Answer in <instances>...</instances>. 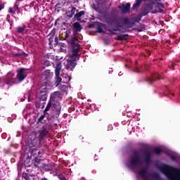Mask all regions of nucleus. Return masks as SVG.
<instances>
[{
    "mask_svg": "<svg viewBox=\"0 0 180 180\" xmlns=\"http://www.w3.org/2000/svg\"><path fill=\"white\" fill-rule=\"evenodd\" d=\"M141 18H143V15L140 13L132 18L133 22H131L130 18H118L114 20L116 25L112 29L109 28V30H108L109 31L110 34L112 35L117 34L116 32H121V33H124L125 32H130V30L128 29L123 30V26L133 27V26L136 25V23H139L141 21Z\"/></svg>",
    "mask_w": 180,
    "mask_h": 180,
    "instance_id": "obj_1",
    "label": "nucleus"
},
{
    "mask_svg": "<svg viewBox=\"0 0 180 180\" xmlns=\"http://www.w3.org/2000/svg\"><path fill=\"white\" fill-rule=\"evenodd\" d=\"M132 154L133 155L129 159V165L131 167L136 168V167L141 165L143 162H146V164L147 165L146 167H148V165L151 164V157L153 155L151 150L146 149L142 150L143 160H141V158L140 157V153L138 152V150H132Z\"/></svg>",
    "mask_w": 180,
    "mask_h": 180,
    "instance_id": "obj_2",
    "label": "nucleus"
},
{
    "mask_svg": "<svg viewBox=\"0 0 180 180\" xmlns=\"http://www.w3.org/2000/svg\"><path fill=\"white\" fill-rule=\"evenodd\" d=\"M61 93L60 91H55L51 94L50 101L53 102V108L56 110V117H58L61 113Z\"/></svg>",
    "mask_w": 180,
    "mask_h": 180,
    "instance_id": "obj_3",
    "label": "nucleus"
},
{
    "mask_svg": "<svg viewBox=\"0 0 180 180\" xmlns=\"http://www.w3.org/2000/svg\"><path fill=\"white\" fill-rule=\"evenodd\" d=\"M53 73L50 70H46L42 75L43 82L44 85H50V79L53 78Z\"/></svg>",
    "mask_w": 180,
    "mask_h": 180,
    "instance_id": "obj_4",
    "label": "nucleus"
},
{
    "mask_svg": "<svg viewBox=\"0 0 180 180\" xmlns=\"http://www.w3.org/2000/svg\"><path fill=\"white\" fill-rule=\"evenodd\" d=\"M78 41H79V39H78V38L75 37H74L70 41L72 51L76 52H78L79 51V50H81V45H79V43H78Z\"/></svg>",
    "mask_w": 180,
    "mask_h": 180,
    "instance_id": "obj_5",
    "label": "nucleus"
},
{
    "mask_svg": "<svg viewBox=\"0 0 180 180\" xmlns=\"http://www.w3.org/2000/svg\"><path fill=\"white\" fill-rule=\"evenodd\" d=\"M25 71H26V69L23 68L17 70L16 78L18 79L19 82H22V81H23L27 77V75H26V72Z\"/></svg>",
    "mask_w": 180,
    "mask_h": 180,
    "instance_id": "obj_6",
    "label": "nucleus"
},
{
    "mask_svg": "<svg viewBox=\"0 0 180 180\" xmlns=\"http://www.w3.org/2000/svg\"><path fill=\"white\" fill-rule=\"evenodd\" d=\"M96 33H106L107 32H109V29H107L108 25L103 22H97L96 23ZM105 29L106 31L103 30Z\"/></svg>",
    "mask_w": 180,
    "mask_h": 180,
    "instance_id": "obj_7",
    "label": "nucleus"
},
{
    "mask_svg": "<svg viewBox=\"0 0 180 180\" xmlns=\"http://www.w3.org/2000/svg\"><path fill=\"white\" fill-rule=\"evenodd\" d=\"M77 65V59L75 58H70L68 59V63L66 65V70H70V71H72L75 68V66Z\"/></svg>",
    "mask_w": 180,
    "mask_h": 180,
    "instance_id": "obj_8",
    "label": "nucleus"
},
{
    "mask_svg": "<svg viewBox=\"0 0 180 180\" xmlns=\"http://www.w3.org/2000/svg\"><path fill=\"white\" fill-rule=\"evenodd\" d=\"M29 151L31 154V157H39V158H41V152L39 151L37 147L31 146L30 147Z\"/></svg>",
    "mask_w": 180,
    "mask_h": 180,
    "instance_id": "obj_9",
    "label": "nucleus"
},
{
    "mask_svg": "<svg viewBox=\"0 0 180 180\" xmlns=\"http://www.w3.org/2000/svg\"><path fill=\"white\" fill-rule=\"evenodd\" d=\"M157 79H161L160 78V75L158 74H154L152 75V77H148L146 79H143L142 81L143 82H147L148 84H153L155 81H157Z\"/></svg>",
    "mask_w": 180,
    "mask_h": 180,
    "instance_id": "obj_10",
    "label": "nucleus"
},
{
    "mask_svg": "<svg viewBox=\"0 0 180 180\" xmlns=\"http://www.w3.org/2000/svg\"><path fill=\"white\" fill-rule=\"evenodd\" d=\"M118 9H120L122 13H128V12H130V3L122 4L118 6Z\"/></svg>",
    "mask_w": 180,
    "mask_h": 180,
    "instance_id": "obj_11",
    "label": "nucleus"
},
{
    "mask_svg": "<svg viewBox=\"0 0 180 180\" xmlns=\"http://www.w3.org/2000/svg\"><path fill=\"white\" fill-rule=\"evenodd\" d=\"M49 134V131H47V129L45 128V127H42V129L41 130L39 135L38 136L37 139L39 141V143H41V141L44 140V137Z\"/></svg>",
    "mask_w": 180,
    "mask_h": 180,
    "instance_id": "obj_12",
    "label": "nucleus"
},
{
    "mask_svg": "<svg viewBox=\"0 0 180 180\" xmlns=\"http://www.w3.org/2000/svg\"><path fill=\"white\" fill-rule=\"evenodd\" d=\"M150 11H153V4H148L140 13L142 14L143 16H146L150 13Z\"/></svg>",
    "mask_w": 180,
    "mask_h": 180,
    "instance_id": "obj_13",
    "label": "nucleus"
},
{
    "mask_svg": "<svg viewBox=\"0 0 180 180\" xmlns=\"http://www.w3.org/2000/svg\"><path fill=\"white\" fill-rule=\"evenodd\" d=\"M13 57H29V53L25 52L13 53Z\"/></svg>",
    "mask_w": 180,
    "mask_h": 180,
    "instance_id": "obj_14",
    "label": "nucleus"
},
{
    "mask_svg": "<svg viewBox=\"0 0 180 180\" xmlns=\"http://www.w3.org/2000/svg\"><path fill=\"white\" fill-rule=\"evenodd\" d=\"M126 37H129V34L117 35L116 37H115V40H127V38Z\"/></svg>",
    "mask_w": 180,
    "mask_h": 180,
    "instance_id": "obj_15",
    "label": "nucleus"
},
{
    "mask_svg": "<svg viewBox=\"0 0 180 180\" xmlns=\"http://www.w3.org/2000/svg\"><path fill=\"white\" fill-rule=\"evenodd\" d=\"M33 176H34V174L30 175L27 173L22 174V178L23 179H25V180H34V179H33Z\"/></svg>",
    "mask_w": 180,
    "mask_h": 180,
    "instance_id": "obj_16",
    "label": "nucleus"
},
{
    "mask_svg": "<svg viewBox=\"0 0 180 180\" xmlns=\"http://www.w3.org/2000/svg\"><path fill=\"white\" fill-rule=\"evenodd\" d=\"M83 15H85V11H81L79 13H77L75 15V19H77L79 22L81 20V17L83 16Z\"/></svg>",
    "mask_w": 180,
    "mask_h": 180,
    "instance_id": "obj_17",
    "label": "nucleus"
},
{
    "mask_svg": "<svg viewBox=\"0 0 180 180\" xmlns=\"http://www.w3.org/2000/svg\"><path fill=\"white\" fill-rule=\"evenodd\" d=\"M73 27L75 28V32H79L80 30H82V27L78 22H76L73 24Z\"/></svg>",
    "mask_w": 180,
    "mask_h": 180,
    "instance_id": "obj_18",
    "label": "nucleus"
},
{
    "mask_svg": "<svg viewBox=\"0 0 180 180\" xmlns=\"http://www.w3.org/2000/svg\"><path fill=\"white\" fill-rule=\"evenodd\" d=\"M39 94H47V85H44V82H42V86L39 91Z\"/></svg>",
    "mask_w": 180,
    "mask_h": 180,
    "instance_id": "obj_19",
    "label": "nucleus"
},
{
    "mask_svg": "<svg viewBox=\"0 0 180 180\" xmlns=\"http://www.w3.org/2000/svg\"><path fill=\"white\" fill-rule=\"evenodd\" d=\"M51 106L53 108V102L49 100L46 108L44 110V113H46V112H49V110H50V109L51 108Z\"/></svg>",
    "mask_w": 180,
    "mask_h": 180,
    "instance_id": "obj_20",
    "label": "nucleus"
},
{
    "mask_svg": "<svg viewBox=\"0 0 180 180\" xmlns=\"http://www.w3.org/2000/svg\"><path fill=\"white\" fill-rule=\"evenodd\" d=\"M41 162V160L40 159V156H35L34 157V167H39V164Z\"/></svg>",
    "mask_w": 180,
    "mask_h": 180,
    "instance_id": "obj_21",
    "label": "nucleus"
},
{
    "mask_svg": "<svg viewBox=\"0 0 180 180\" xmlns=\"http://www.w3.org/2000/svg\"><path fill=\"white\" fill-rule=\"evenodd\" d=\"M143 71H144V67L143 66H141V68L136 67L134 69V72H136V74H140V72H143Z\"/></svg>",
    "mask_w": 180,
    "mask_h": 180,
    "instance_id": "obj_22",
    "label": "nucleus"
},
{
    "mask_svg": "<svg viewBox=\"0 0 180 180\" xmlns=\"http://www.w3.org/2000/svg\"><path fill=\"white\" fill-rule=\"evenodd\" d=\"M12 81V75L11 73H8V75L5 77V82L6 84H9Z\"/></svg>",
    "mask_w": 180,
    "mask_h": 180,
    "instance_id": "obj_23",
    "label": "nucleus"
},
{
    "mask_svg": "<svg viewBox=\"0 0 180 180\" xmlns=\"http://www.w3.org/2000/svg\"><path fill=\"white\" fill-rule=\"evenodd\" d=\"M75 11H77V8L72 7L70 13L68 15V16L70 18V19H71V18H72V16H74L75 15Z\"/></svg>",
    "mask_w": 180,
    "mask_h": 180,
    "instance_id": "obj_24",
    "label": "nucleus"
},
{
    "mask_svg": "<svg viewBox=\"0 0 180 180\" xmlns=\"http://www.w3.org/2000/svg\"><path fill=\"white\" fill-rule=\"evenodd\" d=\"M70 58H75V60H77V58H79V54L78 53V52L72 51V53L70 56Z\"/></svg>",
    "mask_w": 180,
    "mask_h": 180,
    "instance_id": "obj_25",
    "label": "nucleus"
},
{
    "mask_svg": "<svg viewBox=\"0 0 180 180\" xmlns=\"http://www.w3.org/2000/svg\"><path fill=\"white\" fill-rule=\"evenodd\" d=\"M55 81L56 84V86H58L60 84H61V81H63V79L60 76H56Z\"/></svg>",
    "mask_w": 180,
    "mask_h": 180,
    "instance_id": "obj_26",
    "label": "nucleus"
},
{
    "mask_svg": "<svg viewBox=\"0 0 180 180\" xmlns=\"http://www.w3.org/2000/svg\"><path fill=\"white\" fill-rule=\"evenodd\" d=\"M61 71V66L58 65L55 70V75L56 77H60V72Z\"/></svg>",
    "mask_w": 180,
    "mask_h": 180,
    "instance_id": "obj_27",
    "label": "nucleus"
},
{
    "mask_svg": "<svg viewBox=\"0 0 180 180\" xmlns=\"http://www.w3.org/2000/svg\"><path fill=\"white\" fill-rule=\"evenodd\" d=\"M40 101H47V93L46 94H39Z\"/></svg>",
    "mask_w": 180,
    "mask_h": 180,
    "instance_id": "obj_28",
    "label": "nucleus"
},
{
    "mask_svg": "<svg viewBox=\"0 0 180 180\" xmlns=\"http://www.w3.org/2000/svg\"><path fill=\"white\" fill-rule=\"evenodd\" d=\"M153 153L155 154H157V155H160V154H161V153H162V149H161L160 148H155L153 150Z\"/></svg>",
    "mask_w": 180,
    "mask_h": 180,
    "instance_id": "obj_29",
    "label": "nucleus"
},
{
    "mask_svg": "<svg viewBox=\"0 0 180 180\" xmlns=\"http://www.w3.org/2000/svg\"><path fill=\"white\" fill-rule=\"evenodd\" d=\"M64 78H65V80L63 82L64 84H68V82H70V81H71V76L68 75H64Z\"/></svg>",
    "mask_w": 180,
    "mask_h": 180,
    "instance_id": "obj_30",
    "label": "nucleus"
},
{
    "mask_svg": "<svg viewBox=\"0 0 180 180\" xmlns=\"http://www.w3.org/2000/svg\"><path fill=\"white\" fill-rule=\"evenodd\" d=\"M59 89H60V91H67V89H68V86H67V85H65V84H60V85H59Z\"/></svg>",
    "mask_w": 180,
    "mask_h": 180,
    "instance_id": "obj_31",
    "label": "nucleus"
},
{
    "mask_svg": "<svg viewBox=\"0 0 180 180\" xmlns=\"http://www.w3.org/2000/svg\"><path fill=\"white\" fill-rule=\"evenodd\" d=\"M70 37V32L66 31L65 34V37L60 38V40H67Z\"/></svg>",
    "mask_w": 180,
    "mask_h": 180,
    "instance_id": "obj_32",
    "label": "nucleus"
},
{
    "mask_svg": "<svg viewBox=\"0 0 180 180\" xmlns=\"http://www.w3.org/2000/svg\"><path fill=\"white\" fill-rule=\"evenodd\" d=\"M170 158L172 161H176L179 158V157L177 155H171Z\"/></svg>",
    "mask_w": 180,
    "mask_h": 180,
    "instance_id": "obj_33",
    "label": "nucleus"
},
{
    "mask_svg": "<svg viewBox=\"0 0 180 180\" xmlns=\"http://www.w3.org/2000/svg\"><path fill=\"white\" fill-rule=\"evenodd\" d=\"M44 117H46V113H44V115H42L37 121V123H41L42 120H44Z\"/></svg>",
    "mask_w": 180,
    "mask_h": 180,
    "instance_id": "obj_34",
    "label": "nucleus"
},
{
    "mask_svg": "<svg viewBox=\"0 0 180 180\" xmlns=\"http://www.w3.org/2000/svg\"><path fill=\"white\" fill-rule=\"evenodd\" d=\"M22 32H25V28L23 27H17V32L22 33Z\"/></svg>",
    "mask_w": 180,
    "mask_h": 180,
    "instance_id": "obj_35",
    "label": "nucleus"
},
{
    "mask_svg": "<svg viewBox=\"0 0 180 180\" xmlns=\"http://www.w3.org/2000/svg\"><path fill=\"white\" fill-rule=\"evenodd\" d=\"M156 6L157 8H164V4L161 1L156 2Z\"/></svg>",
    "mask_w": 180,
    "mask_h": 180,
    "instance_id": "obj_36",
    "label": "nucleus"
},
{
    "mask_svg": "<svg viewBox=\"0 0 180 180\" xmlns=\"http://www.w3.org/2000/svg\"><path fill=\"white\" fill-rule=\"evenodd\" d=\"M13 9L14 11H18V9H19V3L18 1L15 3Z\"/></svg>",
    "mask_w": 180,
    "mask_h": 180,
    "instance_id": "obj_37",
    "label": "nucleus"
},
{
    "mask_svg": "<svg viewBox=\"0 0 180 180\" xmlns=\"http://www.w3.org/2000/svg\"><path fill=\"white\" fill-rule=\"evenodd\" d=\"M8 12H9V13H12V15H15V11H13V8H11V7L8 8Z\"/></svg>",
    "mask_w": 180,
    "mask_h": 180,
    "instance_id": "obj_38",
    "label": "nucleus"
},
{
    "mask_svg": "<svg viewBox=\"0 0 180 180\" xmlns=\"http://www.w3.org/2000/svg\"><path fill=\"white\" fill-rule=\"evenodd\" d=\"M58 40H59L58 37H55V44H54L55 47H56V46L58 45Z\"/></svg>",
    "mask_w": 180,
    "mask_h": 180,
    "instance_id": "obj_39",
    "label": "nucleus"
},
{
    "mask_svg": "<svg viewBox=\"0 0 180 180\" xmlns=\"http://www.w3.org/2000/svg\"><path fill=\"white\" fill-rule=\"evenodd\" d=\"M45 168L46 169H49V171H51V165H47L45 166Z\"/></svg>",
    "mask_w": 180,
    "mask_h": 180,
    "instance_id": "obj_40",
    "label": "nucleus"
},
{
    "mask_svg": "<svg viewBox=\"0 0 180 180\" xmlns=\"http://www.w3.org/2000/svg\"><path fill=\"white\" fill-rule=\"evenodd\" d=\"M49 44L51 45L53 44V37H49Z\"/></svg>",
    "mask_w": 180,
    "mask_h": 180,
    "instance_id": "obj_41",
    "label": "nucleus"
},
{
    "mask_svg": "<svg viewBox=\"0 0 180 180\" xmlns=\"http://www.w3.org/2000/svg\"><path fill=\"white\" fill-rule=\"evenodd\" d=\"M175 68V64L172 63V65L170 66V70H174Z\"/></svg>",
    "mask_w": 180,
    "mask_h": 180,
    "instance_id": "obj_42",
    "label": "nucleus"
},
{
    "mask_svg": "<svg viewBox=\"0 0 180 180\" xmlns=\"http://www.w3.org/2000/svg\"><path fill=\"white\" fill-rule=\"evenodd\" d=\"M4 8H5V5L1 4L0 5V11H1V9H4Z\"/></svg>",
    "mask_w": 180,
    "mask_h": 180,
    "instance_id": "obj_43",
    "label": "nucleus"
},
{
    "mask_svg": "<svg viewBox=\"0 0 180 180\" xmlns=\"http://www.w3.org/2000/svg\"><path fill=\"white\" fill-rule=\"evenodd\" d=\"M159 12H160V13H162V12H164V9L160 8V9H159Z\"/></svg>",
    "mask_w": 180,
    "mask_h": 180,
    "instance_id": "obj_44",
    "label": "nucleus"
},
{
    "mask_svg": "<svg viewBox=\"0 0 180 180\" xmlns=\"http://www.w3.org/2000/svg\"><path fill=\"white\" fill-rule=\"evenodd\" d=\"M156 1V2H164V1H165V0H155Z\"/></svg>",
    "mask_w": 180,
    "mask_h": 180,
    "instance_id": "obj_45",
    "label": "nucleus"
},
{
    "mask_svg": "<svg viewBox=\"0 0 180 180\" xmlns=\"http://www.w3.org/2000/svg\"><path fill=\"white\" fill-rule=\"evenodd\" d=\"M17 13H18V14L20 13V8H18V9H17Z\"/></svg>",
    "mask_w": 180,
    "mask_h": 180,
    "instance_id": "obj_46",
    "label": "nucleus"
},
{
    "mask_svg": "<svg viewBox=\"0 0 180 180\" xmlns=\"http://www.w3.org/2000/svg\"><path fill=\"white\" fill-rule=\"evenodd\" d=\"M89 27H94V24L89 25Z\"/></svg>",
    "mask_w": 180,
    "mask_h": 180,
    "instance_id": "obj_47",
    "label": "nucleus"
},
{
    "mask_svg": "<svg viewBox=\"0 0 180 180\" xmlns=\"http://www.w3.org/2000/svg\"><path fill=\"white\" fill-rule=\"evenodd\" d=\"M138 31H139V32H143V28H139V29H138Z\"/></svg>",
    "mask_w": 180,
    "mask_h": 180,
    "instance_id": "obj_48",
    "label": "nucleus"
},
{
    "mask_svg": "<svg viewBox=\"0 0 180 180\" xmlns=\"http://www.w3.org/2000/svg\"><path fill=\"white\" fill-rule=\"evenodd\" d=\"M41 180H49V179H47V178H46V177H44V178L41 179Z\"/></svg>",
    "mask_w": 180,
    "mask_h": 180,
    "instance_id": "obj_49",
    "label": "nucleus"
},
{
    "mask_svg": "<svg viewBox=\"0 0 180 180\" xmlns=\"http://www.w3.org/2000/svg\"><path fill=\"white\" fill-rule=\"evenodd\" d=\"M82 22H85L84 20H82Z\"/></svg>",
    "mask_w": 180,
    "mask_h": 180,
    "instance_id": "obj_50",
    "label": "nucleus"
},
{
    "mask_svg": "<svg viewBox=\"0 0 180 180\" xmlns=\"http://www.w3.org/2000/svg\"><path fill=\"white\" fill-rule=\"evenodd\" d=\"M0 81H1V77H0Z\"/></svg>",
    "mask_w": 180,
    "mask_h": 180,
    "instance_id": "obj_51",
    "label": "nucleus"
}]
</instances>
